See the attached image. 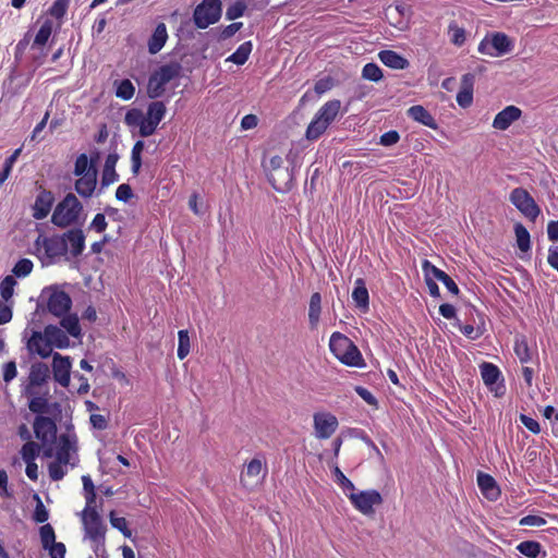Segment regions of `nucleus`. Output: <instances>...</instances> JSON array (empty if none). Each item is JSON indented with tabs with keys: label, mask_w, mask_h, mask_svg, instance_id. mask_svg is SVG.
<instances>
[{
	"label": "nucleus",
	"mask_w": 558,
	"mask_h": 558,
	"mask_svg": "<svg viewBox=\"0 0 558 558\" xmlns=\"http://www.w3.org/2000/svg\"><path fill=\"white\" fill-rule=\"evenodd\" d=\"M60 325L62 328L65 329V331L74 337L80 338L82 335V329L80 326L78 317L76 314H65L61 316Z\"/></svg>",
	"instance_id": "nucleus-32"
},
{
	"label": "nucleus",
	"mask_w": 558,
	"mask_h": 558,
	"mask_svg": "<svg viewBox=\"0 0 558 558\" xmlns=\"http://www.w3.org/2000/svg\"><path fill=\"white\" fill-rule=\"evenodd\" d=\"M422 269L426 276H433L435 279L441 281L449 292L457 295L459 293V287L453 279L447 275L444 270L436 267L429 260L424 259L422 263Z\"/></svg>",
	"instance_id": "nucleus-19"
},
{
	"label": "nucleus",
	"mask_w": 558,
	"mask_h": 558,
	"mask_svg": "<svg viewBox=\"0 0 558 558\" xmlns=\"http://www.w3.org/2000/svg\"><path fill=\"white\" fill-rule=\"evenodd\" d=\"M134 93L135 87L128 78L120 81L116 89V96L123 100H130L134 96Z\"/></svg>",
	"instance_id": "nucleus-46"
},
{
	"label": "nucleus",
	"mask_w": 558,
	"mask_h": 558,
	"mask_svg": "<svg viewBox=\"0 0 558 558\" xmlns=\"http://www.w3.org/2000/svg\"><path fill=\"white\" fill-rule=\"evenodd\" d=\"M165 89H166V84L160 82V80H158V77L155 73L153 75H150V77L148 80V85H147V94H148L149 98L155 99V98L162 96V94L165 93Z\"/></svg>",
	"instance_id": "nucleus-45"
},
{
	"label": "nucleus",
	"mask_w": 558,
	"mask_h": 558,
	"mask_svg": "<svg viewBox=\"0 0 558 558\" xmlns=\"http://www.w3.org/2000/svg\"><path fill=\"white\" fill-rule=\"evenodd\" d=\"M458 327H459V330L461 331V333L471 340H476L480 337H482V335L484 333V329H482L480 326L474 327L471 324H466V325L459 324Z\"/></svg>",
	"instance_id": "nucleus-59"
},
{
	"label": "nucleus",
	"mask_w": 558,
	"mask_h": 558,
	"mask_svg": "<svg viewBox=\"0 0 558 558\" xmlns=\"http://www.w3.org/2000/svg\"><path fill=\"white\" fill-rule=\"evenodd\" d=\"M329 349L333 356L347 366L361 367L364 365V359L359 348L349 337L339 331H335L330 336Z\"/></svg>",
	"instance_id": "nucleus-1"
},
{
	"label": "nucleus",
	"mask_w": 558,
	"mask_h": 558,
	"mask_svg": "<svg viewBox=\"0 0 558 558\" xmlns=\"http://www.w3.org/2000/svg\"><path fill=\"white\" fill-rule=\"evenodd\" d=\"M178 339L179 343L177 354L180 360H184L189 355L191 350L189 331L185 329L179 330Z\"/></svg>",
	"instance_id": "nucleus-44"
},
{
	"label": "nucleus",
	"mask_w": 558,
	"mask_h": 558,
	"mask_svg": "<svg viewBox=\"0 0 558 558\" xmlns=\"http://www.w3.org/2000/svg\"><path fill=\"white\" fill-rule=\"evenodd\" d=\"M399 140H400V134L397 131L391 130V131L384 133L380 136L379 144L383 146H392V145L397 144L399 142Z\"/></svg>",
	"instance_id": "nucleus-63"
},
{
	"label": "nucleus",
	"mask_w": 558,
	"mask_h": 558,
	"mask_svg": "<svg viewBox=\"0 0 558 558\" xmlns=\"http://www.w3.org/2000/svg\"><path fill=\"white\" fill-rule=\"evenodd\" d=\"M481 376L486 386H493L499 379L500 371L495 364L484 362L481 365Z\"/></svg>",
	"instance_id": "nucleus-35"
},
{
	"label": "nucleus",
	"mask_w": 558,
	"mask_h": 558,
	"mask_svg": "<svg viewBox=\"0 0 558 558\" xmlns=\"http://www.w3.org/2000/svg\"><path fill=\"white\" fill-rule=\"evenodd\" d=\"M166 111L167 109L162 101H153L147 107L146 117L159 124L165 118Z\"/></svg>",
	"instance_id": "nucleus-42"
},
{
	"label": "nucleus",
	"mask_w": 558,
	"mask_h": 558,
	"mask_svg": "<svg viewBox=\"0 0 558 558\" xmlns=\"http://www.w3.org/2000/svg\"><path fill=\"white\" fill-rule=\"evenodd\" d=\"M70 0H56L49 8V14L57 20H61L66 14Z\"/></svg>",
	"instance_id": "nucleus-54"
},
{
	"label": "nucleus",
	"mask_w": 558,
	"mask_h": 558,
	"mask_svg": "<svg viewBox=\"0 0 558 558\" xmlns=\"http://www.w3.org/2000/svg\"><path fill=\"white\" fill-rule=\"evenodd\" d=\"M328 126L329 124L323 121V119L315 113L314 118L307 125L305 137L308 141H316L326 132Z\"/></svg>",
	"instance_id": "nucleus-30"
},
{
	"label": "nucleus",
	"mask_w": 558,
	"mask_h": 558,
	"mask_svg": "<svg viewBox=\"0 0 558 558\" xmlns=\"http://www.w3.org/2000/svg\"><path fill=\"white\" fill-rule=\"evenodd\" d=\"M144 114L142 110L137 108L130 109L125 116H124V123L128 126L134 128V126H141L143 122Z\"/></svg>",
	"instance_id": "nucleus-57"
},
{
	"label": "nucleus",
	"mask_w": 558,
	"mask_h": 558,
	"mask_svg": "<svg viewBox=\"0 0 558 558\" xmlns=\"http://www.w3.org/2000/svg\"><path fill=\"white\" fill-rule=\"evenodd\" d=\"M77 452V436L74 432L63 433L59 436L58 446L56 451V459L65 463H69L72 468L76 465L75 462H71L72 453Z\"/></svg>",
	"instance_id": "nucleus-10"
},
{
	"label": "nucleus",
	"mask_w": 558,
	"mask_h": 558,
	"mask_svg": "<svg viewBox=\"0 0 558 558\" xmlns=\"http://www.w3.org/2000/svg\"><path fill=\"white\" fill-rule=\"evenodd\" d=\"M407 114L412 120L432 129L437 130L438 124L432 113L421 105H414L410 107L407 111Z\"/></svg>",
	"instance_id": "nucleus-22"
},
{
	"label": "nucleus",
	"mask_w": 558,
	"mask_h": 558,
	"mask_svg": "<svg viewBox=\"0 0 558 558\" xmlns=\"http://www.w3.org/2000/svg\"><path fill=\"white\" fill-rule=\"evenodd\" d=\"M83 488L86 492V507H94L96 500L95 486L92 478L88 475L82 477Z\"/></svg>",
	"instance_id": "nucleus-56"
},
{
	"label": "nucleus",
	"mask_w": 558,
	"mask_h": 558,
	"mask_svg": "<svg viewBox=\"0 0 558 558\" xmlns=\"http://www.w3.org/2000/svg\"><path fill=\"white\" fill-rule=\"evenodd\" d=\"M315 436L318 439H328L338 428V418L329 412H317L313 416Z\"/></svg>",
	"instance_id": "nucleus-11"
},
{
	"label": "nucleus",
	"mask_w": 558,
	"mask_h": 558,
	"mask_svg": "<svg viewBox=\"0 0 558 558\" xmlns=\"http://www.w3.org/2000/svg\"><path fill=\"white\" fill-rule=\"evenodd\" d=\"M54 195L51 191L39 186L35 203L32 206V216L36 220L45 219L54 204Z\"/></svg>",
	"instance_id": "nucleus-12"
},
{
	"label": "nucleus",
	"mask_w": 558,
	"mask_h": 558,
	"mask_svg": "<svg viewBox=\"0 0 558 558\" xmlns=\"http://www.w3.org/2000/svg\"><path fill=\"white\" fill-rule=\"evenodd\" d=\"M85 532L95 543H104L106 526L95 507H85L82 515Z\"/></svg>",
	"instance_id": "nucleus-9"
},
{
	"label": "nucleus",
	"mask_w": 558,
	"mask_h": 558,
	"mask_svg": "<svg viewBox=\"0 0 558 558\" xmlns=\"http://www.w3.org/2000/svg\"><path fill=\"white\" fill-rule=\"evenodd\" d=\"M92 170H97L96 166L89 163V157L86 154H80L74 162L73 174L75 177L87 175Z\"/></svg>",
	"instance_id": "nucleus-38"
},
{
	"label": "nucleus",
	"mask_w": 558,
	"mask_h": 558,
	"mask_svg": "<svg viewBox=\"0 0 558 558\" xmlns=\"http://www.w3.org/2000/svg\"><path fill=\"white\" fill-rule=\"evenodd\" d=\"M352 299L354 300L356 306L363 311L368 310L369 305V295L368 290L365 286L363 279L359 278L355 280V286L352 292Z\"/></svg>",
	"instance_id": "nucleus-29"
},
{
	"label": "nucleus",
	"mask_w": 558,
	"mask_h": 558,
	"mask_svg": "<svg viewBox=\"0 0 558 558\" xmlns=\"http://www.w3.org/2000/svg\"><path fill=\"white\" fill-rule=\"evenodd\" d=\"M157 126L158 123L153 122L148 117H144L138 133L142 137H148L155 133Z\"/></svg>",
	"instance_id": "nucleus-61"
},
{
	"label": "nucleus",
	"mask_w": 558,
	"mask_h": 558,
	"mask_svg": "<svg viewBox=\"0 0 558 558\" xmlns=\"http://www.w3.org/2000/svg\"><path fill=\"white\" fill-rule=\"evenodd\" d=\"M220 0H204L196 5L193 13L194 24L197 28L205 29L217 23L221 17Z\"/></svg>",
	"instance_id": "nucleus-4"
},
{
	"label": "nucleus",
	"mask_w": 558,
	"mask_h": 558,
	"mask_svg": "<svg viewBox=\"0 0 558 558\" xmlns=\"http://www.w3.org/2000/svg\"><path fill=\"white\" fill-rule=\"evenodd\" d=\"M50 371L47 364L37 362L32 364L28 375V387H40L47 383Z\"/></svg>",
	"instance_id": "nucleus-25"
},
{
	"label": "nucleus",
	"mask_w": 558,
	"mask_h": 558,
	"mask_svg": "<svg viewBox=\"0 0 558 558\" xmlns=\"http://www.w3.org/2000/svg\"><path fill=\"white\" fill-rule=\"evenodd\" d=\"M63 239H65V245L68 246V252L72 257H78L85 250V234L82 229L73 228L64 232Z\"/></svg>",
	"instance_id": "nucleus-18"
},
{
	"label": "nucleus",
	"mask_w": 558,
	"mask_h": 558,
	"mask_svg": "<svg viewBox=\"0 0 558 558\" xmlns=\"http://www.w3.org/2000/svg\"><path fill=\"white\" fill-rule=\"evenodd\" d=\"M64 241L63 235L44 238L43 247L46 256L51 260L64 256L68 253V246Z\"/></svg>",
	"instance_id": "nucleus-20"
},
{
	"label": "nucleus",
	"mask_w": 558,
	"mask_h": 558,
	"mask_svg": "<svg viewBox=\"0 0 558 558\" xmlns=\"http://www.w3.org/2000/svg\"><path fill=\"white\" fill-rule=\"evenodd\" d=\"M28 409L36 414H44L49 412L48 400L44 397H35L28 402Z\"/></svg>",
	"instance_id": "nucleus-52"
},
{
	"label": "nucleus",
	"mask_w": 558,
	"mask_h": 558,
	"mask_svg": "<svg viewBox=\"0 0 558 558\" xmlns=\"http://www.w3.org/2000/svg\"><path fill=\"white\" fill-rule=\"evenodd\" d=\"M514 234L518 247L521 252H529L531 250V236L527 229L520 222L514 225Z\"/></svg>",
	"instance_id": "nucleus-36"
},
{
	"label": "nucleus",
	"mask_w": 558,
	"mask_h": 558,
	"mask_svg": "<svg viewBox=\"0 0 558 558\" xmlns=\"http://www.w3.org/2000/svg\"><path fill=\"white\" fill-rule=\"evenodd\" d=\"M246 8L247 7L244 1H242V0L235 1L234 3L230 4L227 8L226 19L229 21H234V20L241 17L244 14Z\"/></svg>",
	"instance_id": "nucleus-50"
},
{
	"label": "nucleus",
	"mask_w": 558,
	"mask_h": 558,
	"mask_svg": "<svg viewBox=\"0 0 558 558\" xmlns=\"http://www.w3.org/2000/svg\"><path fill=\"white\" fill-rule=\"evenodd\" d=\"M513 45L505 33L486 35L478 44L477 51L490 57H500L511 51Z\"/></svg>",
	"instance_id": "nucleus-5"
},
{
	"label": "nucleus",
	"mask_w": 558,
	"mask_h": 558,
	"mask_svg": "<svg viewBox=\"0 0 558 558\" xmlns=\"http://www.w3.org/2000/svg\"><path fill=\"white\" fill-rule=\"evenodd\" d=\"M72 306L70 295L62 290H53L47 300V310L57 317L65 315Z\"/></svg>",
	"instance_id": "nucleus-14"
},
{
	"label": "nucleus",
	"mask_w": 558,
	"mask_h": 558,
	"mask_svg": "<svg viewBox=\"0 0 558 558\" xmlns=\"http://www.w3.org/2000/svg\"><path fill=\"white\" fill-rule=\"evenodd\" d=\"M362 76L365 80L378 82L383 78V72L376 63L369 62L363 66Z\"/></svg>",
	"instance_id": "nucleus-49"
},
{
	"label": "nucleus",
	"mask_w": 558,
	"mask_h": 558,
	"mask_svg": "<svg viewBox=\"0 0 558 558\" xmlns=\"http://www.w3.org/2000/svg\"><path fill=\"white\" fill-rule=\"evenodd\" d=\"M378 58L383 64L393 70H404L409 66V61L393 50H381Z\"/></svg>",
	"instance_id": "nucleus-27"
},
{
	"label": "nucleus",
	"mask_w": 558,
	"mask_h": 558,
	"mask_svg": "<svg viewBox=\"0 0 558 558\" xmlns=\"http://www.w3.org/2000/svg\"><path fill=\"white\" fill-rule=\"evenodd\" d=\"M252 49V41H244L236 48V50L231 56L227 58L226 61L232 62L238 65H243L248 60Z\"/></svg>",
	"instance_id": "nucleus-33"
},
{
	"label": "nucleus",
	"mask_w": 558,
	"mask_h": 558,
	"mask_svg": "<svg viewBox=\"0 0 558 558\" xmlns=\"http://www.w3.org/2000/svg\"><path fill=\"white\" fill-rule=\"evenodd\" d=\"M35 498L37 499V505L34 511L33 519L37 523H44L48 520L49 513L44 504L41 502L40 498L37 495L35 496Z\"/></svg>",
	"instance_id": "nucleus-60"
},
{
	"label": "nucleus",
	"mask_w": 558,
	"mask_h": 558,
	"mask_svg": "<svg viewBox=\"0 0 558 558\" xmlns=\"http://www.w3.org/2000/svg\"><path fill=\"white\" fill-rule=\"evenodd\" d=\"M168 39V32L165 23L157 24L154 33L148 39V51L151 54L158 53L165 46Z\"/></svg>",
	"instance_id": "nucleus-26"
},
{
	"label": "nucleus",
	"mask_w": 558,
	"mask_h": 558,
	"mask_svg": "<svg viewBox=\"0 0 558 558\" xmlns=\"http://www.w3.org/2000/svg\"><path fill=\"white\" fill-rule=\"evenodd\" d=\"M52 28H53V24H52V21L50 20H46L40 28L38 29L36 36H35V39H34V43H33V47H41V46H45L47 44V41L49 40L51 34H52Z\"/></svg>",
	"instance_id": "nucleus-39"
},
{
	"label": "nucleus",
	"mask_w": 558,
	"mask_h": 558,
	"mask_svg": "<svg viewBox=\"0 0 558 558\" xmlns=\"http://www.w3.org/2000/svg\"><path fill=\"white\" fill-rule=\"evenodd\" d=\"M33 262L28 258H22L20 259L13 267L12 272L21 278L28 276L33 270Z\"/></svg>",
	"instance_id": "nucleus-53"
},
{
	"label": "nucleus",
	"mask_w": 558,
	"mask_h": 558,
	"mask_svg": "<svg viewBox=\"0 0 558 558\" xmlns=\"http://www.w3.org/2000/svg\"><path fill=\"white\" fill-rule=\"evenodd\" d=\"M517 549L529 558H537L542 550V545L535 541H524L517 546Z\"/></svg>",
	"instance_id": "nucleus-43"
},
{
	"label": "nucleus",
	"mask_w": 558,
	"mask_h": 558,
	"mask_svg": "<svg viewBox=\"0 0 558 558\" xmlns=\"http://www.w3.org/2000/svg\"><path fill=\"white\" fill-rule=\"evenodd\" d=\"M513 350L521 363H527L531 361V350L524 336H515Z\"/></svg>",
	"instance_id": "nucleus-34"
},
{
	"label": "nucleus",
	"mask_w": 558,
	"mask_h": 558,
	"mask_svg": "<svg viewBox=\"0 0 558 558\" xmlns=\"http://www.w3.org/2000/svg\"><path fill=\"white\" fill-rule=\"evenodd\" d=\"M448 34L450 43L454 46L461 47L466 40L465 29L460 27L454 21L448 25Z\"/></svg>",
	"instance_id": "nucleus-41"
},
{
	"label": "nucleus",
	"mask_w": 558,
	"mask_h": 558,
	"mask_svg": "<svg viewBox=\"0 0 558 558\" xmlns=\"http://www.w3.org/2000/svg\"><path fill=\"white\" fill-rule=\"evenodd\" d=\"M477 485L483 495L490 500H496L500 495L495 478L489 474L480 472L477 474Z\"/></svg>",
	"instance_id": "nucleus-23"
},
{
	"label": "nucleus",
	"mask_w": 558,
	"mask_h": 558,
	"mask_svg": "<svg viewBox=\"0 0 558 558\" xmlns=\"http://www.w3.org/2000/svg\"><path fill=\"white\" fill-rule=\"evenodd\" d=\"M71 367L72 363L70 356H63L60 353L52 355L53 378L62 387H68L70 384Z\"/></svg>",
	"instance_id": "nucleus-15"
},
{
	"label": "nucleus",
	"mask_w": 558,
	"mask_h": 558,
	"mask_svg": "<svg viewBox=\"0 0 558 558\" xmlns=\"http://www.w3.org/2000/svg\"><path fill=\"white\" fill-rule=\"evenodd\" d=\"M97 170H92L87 175H81L74 182L75 192L83 198H90L97 186Z\"/></svg>",
	"instance_id": "nucleus-21"
},
{
	"label": "nucleus",
	"mask_w": 558,
	"mask_h": 558,
	"mask_svg": "<svg viewBox=\"0 0 558 558\" xmlns=\"http://www.w3.org/2000/svg\"><path fill=\"white\" fill-rule=\"evenodd\" d=\"M509 199L511 204L527 219L535 221L541 214V208L523 187H515L511 191Z\"/></svg>",
	"instance_id": "nucleus-8"
},
{
	"label": "nucleus",
	"mask_w": 558,
	"mask_h": 558,
	"mask_svg": "<svg viewBox=\"0 0 558 558\" xmlns=\"http://www.w3.org/2000/svg\"><path fill=\"white\" fill-rule=\"evenodd\" d=\"M546 520L543 517L529 514L520 519L519 525L521 526H543Z\"/></svg>",
	"instance_id": "nucleus-62"
},
{
	"label": "nucleus",
	"mask_w": 558,
	"mask_h": 558,
	"mask_svg": "<svg viewBox=\"0 0 558 558\" xmlns=\"http://www.w3.org/2000/svg\"><path fill=\"white\" fill-rule=\"evenodd\" d=\"M51 348L66 349L70 345L68 335L56 325H47L44 329Z\"/></svg>",
	"instance_id": "nucleus-24"
},
{
	"label": "nucleus",
	"mask_w": 558,
	"mask_h": 558,
	"mask_svg": "<svg viewBox=\"0 0 558 558\" xmlns=\"http://www.w3.org/2000/svg\"><path fill=\"white\" fill-rule=\"evenodd\" d=\"M46 550L49 551V556L51 558H65L66 547L61 542H56L51 546L47 547Z\"/></svg>",
	"instance_id": "nucleus-64"
},
{
	"label": "nucleus",
	"mask_w": 558,
	"mask_h": 558,
	"mask_svg": "<svg viewBox=\"0 0 558 558\" xmlns=\"http://www.w3.org/2000/svg\"><path fill=\"white\" fill-rule=\"evenodd\" d=\"M341 110V101L339 99H332L325 102L316 112L318 117L323 119L327 124H331Z\"/></svg>",
	"instance_id": "nucleus-28"
},
{
	"label": "nucleus",
	"mask_w": 558,
	"mask_h": 558,
	"mask_svg": "<svg viewBox=\"0 0 558 558\" xmlns=\"http://www.w3.org/2000/svg\"><path fill=\"white\" fill-rule=\"evenodd\" d=\"M337 483L343 489L344 494H352L356 488L355 485L342 473V471L336 466L333 470Z\"/></svg>",
	"instance_id": "nucleus-55"
},
{
	"label": "nucleus",
	"mask_w": 558,
	"mask_h": 558,
	"mask_svg": "<svg viewBox=\"0 0 558 558\" xmlns=\"http://www.w3.org/2000/svg\"><path fill=\"white\" fill-rule=\"evenodd\" d=\"M16 284L15 279L12 276H7L0 283V294L4 301L12 298L14 286Z\"/></svg>",
	"instance_id": "nucleus-58"
},
{
	"label": "nucleus",
	"mask_w": 558,
	"mask_h": 558,
	"mask_svg": "<svg viewBox=\"0 0 558 558\" xmlns=\"http://www.w3.org/2000/svg\"><path fill=\"white\" fill-rule=\"evenodd\" d=\"M267 170L268 181L276 191L284 192L289 190L292 174L283 167L281 156H272L268 161Z\"/></svg>",
	"instance_id": "nucleus-7"
},
{
	"label": "nucleus",
	"mask_w": 558,
	"mask_h": 558,
	"mask_svg": "<svg viewBox=\"0 0 558 558\" xmlns=\"http://www.w3.org/2000/svg\"><path fill=\"white\" fill-rule=\"evenodd\" d=\"M155 74L157 75L158 80H160V82L167 85L169 82L180 75V65L175 63L165 64L160 66L159 70L155 72Z\"/></svg>",
	"instance_id": "nucleus-37"
},
{
	"label": "nucleus",
	"mask_w": 558,
	"mask_h": 558,
	"mask_svg": "<svg viewBox=\"0 0 558 558\" xmlns=\"http://www.w3.org/2000/svg\"><path fill=\"white\" fill-rule=\"evenodd\" d=\"M83 205L73 193H68L54 207L51 222L59 228H66L77 222Z\"/></svg>",
	"instance_id": "nucleus-2"
},
{
	"label": "nucleus",
	"mask_w": 558,
	"mask_h": 558,
	"mask_svg": "<svg viewBox=\"0 0 558 558\" xmlns=\"http://www.w3.org/2000/svg\"><path fill=\"white\" fill-rule=\"evenodd\" d=\"M522 116V110L513 105L505 107L499 111L493 121V128L499 131H506L510 125L518 121Z\"/></svg>",
	"instance_id": "nucleus-17"
},
{
	"label": "nucleus",
	"mask_w": 558,
	"mask_h": 558,
	"mask_svg": "<svg viewBox=\"0 0 558 558\" xmlns=\"http://www.w3.org/2000/svg\"><path fill=\"white\" fill-rule=\"evenodd\" d=\"M39 452L40 446L35 441H26L21 449V456L25 462L35 461Z\"/></svg>",
	"instance_id": "nucleus-47"
},
{
	"label": "nucleus",
	"mask_w": 558,
	"mask_h": 558,
	"mask_svg": "<svg viewBox=\"0 0 558 558\" xmlns=\"http://www.w3.org/2000/svg\"><path fill=\"white\" fill-rule=\"evenodd\" d=\"M322 312V295L319 292H314L310 299L308 305V322L311 328H316L320 318Z\"/></svg>",
	"instance_id": "nucleus-31"
},
{
	"label": "nucleus",
	"mask_w": 558,
	"mask_h": 558,
	"mask_svg": "<svg viewBox=\"0 0 558 558\" xmlns=\"http://www.w3.org/2000/svg\"><path fill=\"white\" fill-rule=\"evenodd\" d=\"M26 347L31 354H37L43 359L49 357L52 353V348L45 331H33Z\"/></svg>",
	"instance_id": "nucleus-16"
},
{
	"label": "nucleus",
	"mask_w": 558,
	"mask_h": 558,
	"mask_svg": "<svg viewBox=\"0 0 558 558\" xmlns=\"http://www.w3.org/2000/svg\"><path fill=\"white\" fill-rule=\"evenodd\" d=\"M351 505L364 515H373L375 506H380L384 501L380 493L376 489L361 490L356 489L352 494H347Z\"/></svg>",
	"instance_id": "nucleus-6"
},
{
	"label": "nucleus",
	"mask_w": 558,
	"mask_h": 558,
	"mask_svg": "<svg viewBox=\"0 0 558 558\" xmlns=\"http://www.w3.org/2000/svg\"><path fill=\"white\" fill-rule=\"evenodd\" d=\"M268 474V465L265 454L257 453L244 464L240 474V483L246 489H254L262 484Z\"/></svg>",
	"instance_id": "nucleus-3"
},
{
	"label": "nucleus",
	"mask_w": 558,
	"mask_h": 558,
	"mask_svg": "<svg viewBox=\"0 0 558 558\" xmlns=\"http://www.w3.org/2000/svg\"><path fill=\"white\" fill-rule=\"evenodd\" d=\"M34 433L43 444L53 441L57 436L56 422L44 415H37L33 423Z\"/></svg>",
	"instance_id": "nucleus-13"
},
{
	"label": "nucleus",
	"mask_w": 558,
	"mask_h": 558,
	"mask_svg": "<svg viewBox=\"0 0 558 558\" xmlns=\"http://www.w3.org/2000/svg\"><path fill=\"white\" fill-rule=\"evenodd\" d=\"M69 463L54 460L48 464V473L51 481L58 482L61 481L65 474L68 473Z\"/></svg>",
	"instance_id": "nucleus-40"
},
{
	"label": "nucleus",
	"mask_w": 558,
	"mask_h": 558,
	"mask_svg": "<svg viewBox=\"0 0 558 558\" xmlns=\"http://www.w3.org/2000/svg\"><path fill=\"white\" fill-rule=\"evenodd\" d=\"M39 536L44 549L56 543V533L53 527L49 523L40 526Z\"/></svg>",
	"instance_id": "nucleus-48"
},
{
	"label": "nucleus",
	"mask_w": 558,
	"mask_h": 558,
	"mask_svg": "<svg viewBox=\"0 0 558 558\" xmlns=\"http://www.w3.org/2000/svg\"><path fill=\"white\" fill-rule=\"evenodd\" d=\"M110 523L112 527L119 530L124 537L130 538L132 536V531L128 526V521L123 517H116L114 511L110 512Z\"/></svg>",
	"instance_id": "nucleus-51"
}]
</instances>
